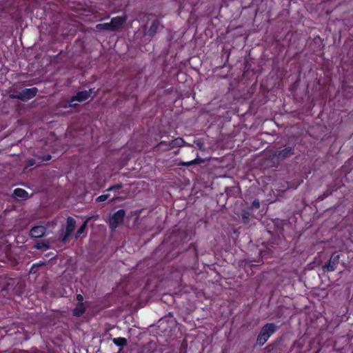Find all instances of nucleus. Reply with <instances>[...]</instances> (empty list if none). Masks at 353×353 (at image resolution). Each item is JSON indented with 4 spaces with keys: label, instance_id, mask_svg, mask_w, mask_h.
Instances as JSON below:
<instances>
[{
    "label": "nucleus",
    "instance_id": "1",
    "mask_svg": "<svg viewBox=\"0 0 353 353\" xmlns=\"http://www.w3.org/2000/svg\"><path fill=\"white\" fill-rule=\"evenodd\" d=\"M278 327L274 323H268L265 324L261 329L256 337V344L262 346L269 339V338L274 334Z\"/></svg>",
    "mask_w": 353,
    "mask_h": 353
},
{
    "label": "nucleus",
    "instance_id": "2",
    "mask_svg": "<svg viewBox=\"0 0 353 353\" xmlns=\"http://www.w3.org/2000/svg\"><path fill=\"white\" fill-rule=\"evenodd\" d=\"M295 145L294 143H286L283 147H279L273 153V157L278 160H284L292 157L294 154Z\"/></svg>",
    "mask_w": 353,
    "mask_h": 353
},
{
    "label": "nucleus",
    "instance_id": "3",
    "mask_svg": "<svg viewBox=\"0 0 353 353\" xmlns=\"http://www.w3.org/2000/svg\"><path fill=\"white\" fill-rule=\"evenodd\" d=\"M125 216V211L123 209H120L111 214L107 221L110 229L112 231L115 230L123 223Z\"/></svg>",
    "mask_w": 353,
    "mask_h": 353
},
{
    "label": "nucleus",
    "instance_id": "4",
    "mask_svg": "<svg viewBox=\"0 0 353 353\" xmlns=\"http://www.w3.org/2000/svg\"><path fill=\"white\" fill-rule=\"evenodd\" d=\"M38 92V89L36 87L30 88H25L19 92L10 94V98L14 99H19L22 101H27L34 98Z\"/></svg>",
    "mask_w": 353,
    "mask_h": 353
},
{
    "label": "nucleus",
    "instance_id": "5",
    "mask_svg": "<svg viewBox=\"0 0 353 353\" xmlns=\"http://www.w3.org/2000/svg\"><path fill=\"white\" fill-rule=\"evenodd\" d=\"M340 255L338 252H333L327 263L323 266L324 272H330L334 271L339 263Z\"/></svg>",
    "mask_w": 353,
    "mask_h": 353
},
{
    "label": "nucleus",
    "instance_id": "6",
    "mask_svg": "<svg viewBox=\"0 0 353 353\" xmlns=\"http://www.w3.org/2000/svg\"><path fill=\"white\" fill-rule=\"evenodd\" d=\"M93 89H90L89 90H83L78 92L76 95L73 96L69 102L70 107H74L76 105L75 103H73L74 101L83 102L85 100L88 99L90 97L91 93L92 92Z\"/></svg>",
    "mask_w": 353,
    "mask_h": 353
},
{
    "label": "nucleus",
    "instance_id": "7",
    "mask_svg": "<svg viewBox=\"0 0 353 353\" xmlns=\"http://www.w3.org/2000/svg\"><path fill=\"white\" fill-rule=\"evenodd\" d=\"M46 230V228L43 225H36L31 228L30 236L33 239L41 238L45 236Z\"/></svg>",
    "mask_w": 353,
    "mask_h": 353
},
{
    "label": "nucleus",
    "instance_id": "8",
    "mask_svg": "<svg viewBox=\"0 0 353 353\" xmlns=\"http://www.w3.org/2000/svg\"><path fill=\"white\" fill-rule=\"evenodd\" d=\"M126 17L125 16H117L111 19L110 22L112 31L118 30L125 22Z\"/></svg>",
    "mask_w": 353,
    "mask_h": 353
},
{
    "label": "nucleus",
    "instance_id": "9",
    "mask_svg": "<svg viewBox=\"0 0 353 353\" xmlns=\"http://www.w3.org/2000/svg\"><path fill=\"white\" fill-rule=\"evenodd\" d=\"M339 188H340V185H337L336 182L328 185L327 190L318 196L317 200L319 201H323L325 199L330 196L334 192L336 191Z\"/></svg>",
    "mask_w": 353,
    "mask_h": 353
},
{
    "label": "nucleus",
    "instance_id": "10",
    "mask_svg": "<svg viewBox=\"0 0 353 353\" xmlns=\"http://www.w3.org/2000/svg\"><path fill=\"white\" fill-rule=\"evenodd\" d=\"M184 143H185V141L182 138L178 137L176 139H173L169 143H167L165 141H161L158 144V146L160 147L163 145H165L168 146V149H169V148H172L181 147L184 145Z\"/></svg>",
    "mask_w": 353,
    "mask_h": 353
},
{
    "label": "nucleus",
    "instance_id": "11",
    "mask_svg": "<svg viewBox=\"0 0 353 353\" xmlns=\"http://www.w3.org/2000/svg\"><path fill=\"white\" fill-rule=\"evenodd\" d=\"M76 227V221L72 216H68L66 220L65 232L71 235Z\"/></svg>",
    "mask_w": 353,
    "mask_h": 353
},
{
    "label": "nucleus",
    "instance_id": "12",
    "mask_svg": "<svg viewBox=\"0 0 353 353\" xmlns=\"http://www.w3.org/2000/svg\"><path fill=\"white\" fill-rule=\"evenodd\" d=\"M160 25V22L159 19H154L152 21L150 28L148 29L146 32V34L150 37H153L156 34L157 32V30L159 29Z\"/></svg>",
    "mask_w": 353,
    "mask_h": 353
},
{
    "label": "nucleus",
    "instance_id": "13",
    "mask_svg": "<svg viewBox=\"0 0 353 353\" xmlns=\"http://www.w3.org/2000/svg\"><path fill=\"white\" fill-rule=\"evenodd\" d=\"M93 219V216H89L87 218L84 222L82 223V225L77 230L76 234H75V239H77L81 237V234L85 233L86 228L88 227V222L91 221Z\"/></svg>",
    "mask_w": 353,
    "mask_h": 353
},
{
    "label": "nucleus",
    "instance_id": "14",
    "mask_svg": "<svg viewBox=\"0 0 353 353\" xmlns=\"http://www.w3.org/2000/svg\"><path fill=\"white\" fill-rule=\"evenodd\" d=\"M13 196L15 198H20L22 199H27L29 198L28 192L22 188H16L13 191Z\"/></svg>",
    "mask_w": 353,
    "mask_h": 353
},
{
    "label": "nucleus",
    "instance_id": "15",
    "mask_svg": "<svg viewBox=\"0 0 353 353\" xmlns=\"http://www.w3.org/2000/svg\"><path fill=\"white\" fill-rule=\"evenodd\" d=\"M85 312V307L83 303H79L73 310V314L75 316L79 317L83 315Z\"/></svg>",
    "mask_w": 353,
    "mask_h": 353
},
{
    "label": "nucleus",
    "instance_id": "16",
    "mask_svg": "<svg viewBox=\"0 0 353 353\" xmlns=\"http://www.w3.org/2000/svg\"><path fill=\"white\" fill-rule=\"evenodd\" d=\"M203 163H204V159L199 158V154H197V157L196 159L187 162H181L179 165L190 166L192 165H199Z\"/></svg>",
    "mask_w": 353,
    "mask_h": 353
},
{
    "label": "nucleus",
    "instance_id": "17",
    "mask_svg": "<svg viewBox=\"0 0 353 353\" xmlns=\"http://www.w3.org/2000/svg\"><path fill=\"white\" fill-rule=\"evenodd\" d=\"M252 216V211L250 209L248 208L246 210H242L241 212V218L242 221L244 223H248L250 221V216Z\"/></svg>",
    "mask_w": 353,
    "mask_h": 353
},
{
    "label": "nucleus",
    "instance_id": "18",
    "mask_svg": "<svg viewBox=\"0 0 353 353\" xmlns=\"http://www.w3.org/2000/svg\"><path fill=\"white\" fill-rule=\"evenodd\" d=\"M192 249L193 250V256H192V262L194 265H196L199 260V256H198V250L197 247L194 243H191L189 246V250Z\"/></svg>",
    "mask_w": 353,
    "mask_h": 353
},
{
    "label": "nucleus",
    "instance_id": "19",
    "mask_svg": "<svg viewBox=\"0 0 353 353\" xmlns=\"http://www.w3.org/2000/svg\"><path fill=\"white\" fill-rule=\"evenodd\" d=\"M112 341L117 346L121 347L125 346L128 343L127 339L123 337L114 338Z\"/></svg>",
    "mask_w": 353,
    "mask_h": 353
},
{
    "label": "nucleus",
    "instance_id": "20",
    "mask_svg": "<svg viewBox=\"0 0 353 353\" xmlns=\"http://www.w3.org/2000/svg\"><path fill=\"white\" fill-rule=\"evenodd\" d=\"M96 29L98 31H103V30L112 31V28H111L110 22L109 23H98L96 26Z\"/></svg>",
    "mask_w": 353,
    "mask_h": 353
},
{
    "label": "nucleus",
    "instance_id": "21",
    "mask_svg": "<svg viewBox=\"0 0 353 353\" xmlns=\"http://www.w3.org/2000/svg\"><path fill=\"white\" fill-rule=\"evenodd\" d=\"M260 208V202L259 201V199H254L252 203V205L250 206V208H249V209H250V210L253 211L254 210H257Z\"/></svg>",
    "mask_w": 353,
    "mask_h": 353
},
{
    "label": "nucleus",
    "instance_id": "22",
    "mask_svg": "<svg viewBox=\"0 0 353 353\" xmlns=\"http://www.w3.org/2000/svg\"><path fill=\"white\" fill-rule=\"evenodd\" d=\"M35 248L38 250H41V249H49L50 248V246L45 242L43 241H41V242H39L36 244L35 245Z\"/></svg>",
    "mask_w": 353,
    "mask_h": 353
},
{
    "label": "nucleus",
    "instance_id": "23",
    "mask_svg": "<svg viewBox=\"0 0 353 353\" xmlns=\"http://www.w3.org/2000/svg\"><path fill=\"white\" fill-rule=\"evenodd\" d=\"M122 188H123V185L121 183H119V184H116V185L110 186L106 190V191L110 192V191H114V190H118L121 189Z\"/></svg>",
    "mask_w": 353,
    "mask_h": 353
},
{
    "label": "nucleus",
    "instance_id": "24",
    "mask_svg": "<svg viewBox=\"0 0 353 353\" xmlns=\"http://www.w3.org/2000/svg\"><path fill=\"white\" fill-rule=\"evenodd\" d=\"M110 196V194H102L96 199L97 202H103L106 201Z\"/></svg>",
    "mask_w": 353,
    "mask_h": 353
},
{
    "label": "nucleus",
    "instance_id": "25",
    "mask_svg": "<svg viewBox=\"0 0 353 353\" xmlns=\"http://www.w3.org/2000/svg\"><path fill=\"white\" fill-rule=\"evenodd\" d=\"M43 265V263H34V264L32 265L31 268H30V273H32V274L35 273V272H37V268L38 267H39V266Z\"/></svg>",
    "mask_w": 353,
    "mask_h": 353
},
{
    "label": "nucleus",
    "instance_id": "26",
    "mask_svg": "<svg viewBox=\"0 0 353 353\" xmlns=\"http://www.w3.org/2000/svg\"><path fill=\"white\" fill-rule=\"evenodd\" d=\"M39 159H41V161H48L52 159V156L50 154L39 156Z\"/></svg>",
    "mask_w": 353,
    "mask_h": 353
},
{
    "label": "nucleus",
    "instance_id": "27",
    "mask_svg": "<svg viewBox=\"0 0 353 353\" xmlns=\"http://www.w3.org/2000/svg\"><path fill=\"white\" fill-rule=\"evenodd\" d=\"M70 236V235H68L67 232H65V234L61 239V242L65 243L67 241V240L68 239Z\"/></svg>",
    "mask_w": 353,
    "mask_h": 353
},
{
    "label": "nucleus",
    "instance_id": "28",
    "mask_svg": "<svg viewBox=\"0 0 353 353\" xmlns=\"http://www.w3.org/2000/svg\"><path fill=\"white\" fill-rule=\"evenodd\" d=\"M27 164H28V166H32L35 164V160L33 159H29L28 161Z\"/></svg>",
    "mask_w": 353,
    "mask_h": 353
},
{
    "label": "nucleus",
    "instance_id": "29",
    "mask_svg": "<svg viewBox=\"0 0 353 353\" xmlns=\"http://www.w3.org/2000/svg\"><path fill=\"white\" fill-rule=\"evenodd\" d=\"M77 300L79 301V303H82V301H83V296L79 294L77 295Z\"/></svg>",
    "mask_w": 353,
    "mask_h": 353
},
{
    "label": "nucleus",
    "instance_id": "30",
    "mask_svg": "<svg viewBox=\"0 0 353 353\" xmlns=\"http://www.w3.org/2000/svg\"><path fill=\"white\" fill-rule=\"evenodd\" d=\"M233 188H227L226 190H225V192H226V194L228 196H230V191H232Z\"/></svg>",
    "mask_w": 353,
    "mask_h": 353
}]
</instances>
